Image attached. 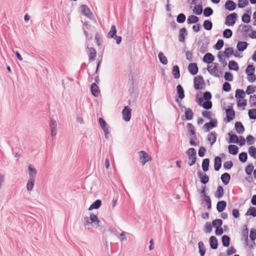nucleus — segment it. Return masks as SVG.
Wrapping results in <instances>:
<instances>
[{
    "label": "nucleus",
    "mask_w": 256,
    "mask_h": 256,
    "mask_svg": "<svg viewBox=\"0 0 256 256\" xmlns=\"http://www.w3.org/2000/svg\"><path fill=\"white\" fill-rule=\"evenodd\" d=\"M208 72L213 76L216 77H220L222 76V72L219 68L218 64L213 62L207 68Z\"/></svg>",
    "instance_id": "1"
},
{
    "label": "nucleus",
    "mask_w": 256,
    "mask_h": 256,
    "mask_svg": "<svg viewBox=\"0 0 256 256\" xmlns=\"http://www.w3.org/2000/svg\"><path fill=\"white\" fill-rule=\"evenodd\" d=\"M100 221L98 220V216L94 214H90V217L85 216L84 218V226H86L90 224H94V225H99Z\"/></svg>",
    "instance_id": "2"
},
{
    "label": "nucleus",
    "mask_w": 256,
    "mask_h": 256,
    "mask_svg": "<svg viewBox=\"0 0 256 256\" xmlns=\"http://www.w3.org/2000/svg\"><path fill=\"white\" fill-rule=\"evenodd\" d=\"M186 154L188 156V159L190 161L188 162V164L190 166L194 165L196 160V150L194 148H190L186 152Z\"/></svg>",
    "instance_id": "3"
},
{
    "label": "nucleus",
    "mask_w": 256,
    "mask_h": 256,
    "mask_svg": "<svg viewBox=\"0 0 256 256\" xmlns=\"http://www.w3.org/2000/svg\"><path fill=\"white\" fill-rule=\"evenodd\" d=\"M138 156L141 164L144 166L146 162L151 160V157L144 151L142 150L138 152Z\"/></svg>",
    "instance_id": "4"
},
{
    "label": "nucleus",
    "mask_w": 256,
    "mask_h": 256,
    "mask_svg": "<svg viewBox=\"0 0 256 256\" xmlns=\"http://www.w3.org/2000/svg\"><path fill=\"white\" fill-rule=\"evenodd\" d=\"M131 112V108L128 106H126L122 111V118L124 121L128 122L130 120Z\"/></svg>",
    "instance_id": "5"
},
{
    "label": "nucleus",
    "mask_w": 256,
    "mask_h": 256,
    "mask_svg": "<svg viewBox=\"0 0 256 256\" xmlns=\"http://www.w3.org/2000/svg\"><path fill=\"white\" fill-rule=\"evenodd\" d=\"M226 122H228L233 120L235 117V112L232 109V106H230L226 110Z\"/></svg>",
    "instance_id": "6"
},
{
    "label": "nucleus",
    "mask_w": 256,
    "mask_h": 256,
    "mask_svg": "<svg viewBox=\"0 0 256 256\" xmlns=\"http://www.w3.org/2000/svg\"><path fill=\"white\" fill-rule=\"evenodd\" d=\"M238 15L236 13L234 12L232 14L228 15L226 19L225 24L227 26H233L235 22Z\"/></svg>",
    "instance_id": "7"
},
{
    "label": "nucleus",
    "mask_w": 256,
    "mask_h": 256,
    "mask_svg": "<svg viewBox=\"0 0 256 256\" xmlns=\"http://www.w3.org/2000/svg\"><path fill=\"white\" fill-rule=\"evenodd\" d=\"M204 80L202 76H198L194 78V86L196 90L202 88V85L204 84Z\"/></svg>",
    "instance_id": "8"
},
{
    "label": "nucleus",
    "mask_w": 256,
    "mask_h": 256,
    "mask_svg": "<svg viewBox=\"0 0 256 256\" xmlns=\"http://www.w3.org/2000/svg\"><path fill=\"white\" fill-rule=\"evenodd\" d=\"M80 10L81 12L86 16L90 18L92 16V13L90 8L85 4L80 6Z\"/></svg>",
    "instance_id": "9"
},
{
    "label": "nucleus",
    "mask_w": 256,
    "mask_h": 256,
    "mask_svg": "<svg viewBox=\"0 0 256 256\" xmlns=\"http://www.w3.org/2000/svg\"><path fill=\"white\" fill-rule=\"evenodd\" d=\"M29 179L35 180L36 176L37 173L36 170L32 165L30 164L28 166Z\"/></svg>",
    "instance_id": "10"
},
{
    "label": "nucleus",
    "mask_w": 256,
    "mask_h": 256,
    "mask_svg": "<svg viewBox=\"0 0 256 256\" xmlns=\"http://www.w3.org/2000/svg\"><path fill=\"white\" fill-rule=\"evenodd\" d=\"M188 70L189 72L192 75H195L198 73V68L196 64L191 63L188 66Z\"/></svg>",
    "instance_id": "11"
},
{
    "label": "nucleus",
    "mask_w": 256,
    "mask_h": 256,
    "mask_svg": "<svg viewBox=\"0 0 256 256\" xmlns=\"http://www.w3.org/2000/svg\"><path fill=\"white\" fill-rule=\"evenodd\" d=\"M214 60V56L210 53H206L203 57L202 60L207 64L212 63Z\"/></svg>",
    "instance_id": "12"
},
{
    "label": "nucleus",
    "mask_w": 256,
    "mask_h": 256,
    "mask_svg": "<svg viewBox=\"0 0 256 256\" xmlns=\"http://www.w3.org/2000/svg\"><path fill=\"white\" fill-rule=\"evenodd\" d=\"M91 92L92 95L96 97L98 96L100 94V90L98 87L94 82L92 83L91 85Z\"/></svg>",
    "instance_id": "13"
},
{
    "label": "nucleus",
    "mask_w": 256,
    "mask_h": 256,
    "mask_svg": "<svg viewBox=\"0 0 256 256\" xmlns=\"http://www.w3.org/2000/svg\"><path fill=\"white\" fill-rule=\"evenodd\" d=\"M217 126V121L216 120H212L209 122L206 123L204 127L206 129V132L208 131L210 128L216 127Z\"/></svg>",
    "instance_id": "14"
},
{
    "label": "nucleus",
    "mask_w": 256,
    "mask_h": 256,
    "mask_svg": "<svg viewBox=\"0 0 256 256\" xmlns=\"http://www.w3.org/2000/svg\"><path fill=\"white\" fill-rule=\"evenodd\" d=\"M236 8V4L232 0H228L225 4V8L230 11L234 10Z\"/></svg>",
    "instance_id": "15"
},
{
    "label": "nucleus",
    "mask_w": 256,
    "mask_h": 256,
    "mask_svg": "<svg viewBox=\"0 0 256 256\" xmlns=\"http://www.w3.org/2000/svg\"><path fill=\"white\" fill-rule=\"evenodd\" d=\"M222 166V159L219 156L214 158V168L216 171H218Z\"/></svg>",
    "instance_id": "16"
},
{
    "label": "nucleus",
    "mask_w": 256,
    "mask_h": 256,
    "mask_svg": "<svg viewBox=\"0 0 256 256\" xmlns=\"http://www.w3.org/2000/svg\"><path fill=\"white\" fill-rule=\"evenodd\" d=\"M198 178L200 179V182L203 184H206L208 182L209 180L208 176L206 174H203L201 172H198Z\"/></svg>",
    "instance_id": "17"
},
{
    "label": "nucleus",
    "mask_w": 256,
    "mask_h": 256,
    "mask_svg": "<svg viewBox=\"0 0 256 256\" xmlns=\"http://www.w3.org/2000/svg\"><path fill=\"white\" fill-rule=\"evenodd\" d=\"M88 49V56L90 60H94L96 56V51L93 48H87Z\"/></svg>",
    "instance_id": "18"
},
{
    "label": "nucleus",
    "mask_w": 256,
    "mask_h": 256,
    "mask_svg": "<svg viewBox=\"0 0 256 256\" xmlns=\"http://www.w3.org/2000/svg\"><path fill=\"white\" fill-rule=\"evenodd\" d=\"M235 129L238 134H242L244 131V128L241 122H237L235 123Z\"/></svg>",
    "instance_id": "19"
},
{
    "label": "nucleus",
    "mask_w": 256,
    "mask_h": 256,
    "mask_svg": "<svg viewBox=\"0 0 256 256\" xmlns=\"http://www.w3.org/2000/svg\"><path fill=\"white\" fill-rule=\"evenodd\" d=\"M210 246L212 248L216 250L218 248V240L214 236H212L210 239Z\"/></svg>",
    "instance_id": "20"
},
{
    "label": "nucleus",
    "mask_w": 256,
    "mask_h": 256,
    "mask_svg": "<svg viewBox=\"0 0 256 256\" xmlns=\"http://www.w3.org/2000/svg\"><path fill=\"white\" fill-rule=\"evenodd\" d=\"M226 206V202L224 200H221L218 202L216 209L218 212H222Z\"/></svg>",
    "instance_id": "21"
},
{
    "label": "nucleus",
    "mask_w": 256,
    "mask_h": 256,
    "mask_svg": "<svg viewBox=\"0 0 256 256\" xmlns=\"http://www.w3.org/2000/svg\"><path fill=\"white\" fill-rule=\"evenodd\" d=\"M176 91L178 98L182 100L184 97V90L180 84H178L176 86Z\"/></svg>",
    "instance_id": "22"
},
{
    "label": "nucleus",
    "mask_w": 256,
    "mask_h": 256,
    "mask_svg": "<svg viewBox=\"0 0 256 256\" xmlns=\"http://www.w3.org/2000/svg\"><path fill=\"white\" fill-rule=\"evenodd\" d=\"M101 200H97L90 206L88 210H92L94 209H98L101 206Z\"/></svg>",
    "instance_id": "23"
},
{
    "label": "nucleus",
    "mask_w": 256,
    "mask_h": 256,
    "mask_svg": "<svg viewBox=\"0 0 256 256\" xmlns=\"http://www.w3.org/2000/svg\"><path fill=\"white\" fill-rule=\"evenodd\" d=\"M216 132H212L208 134V140L210 143V145L212 146L216 141Z\"/></svg>",
    "instance_id": "24"
},
{
    "label": "nucleus",
    "mask_w": 256,
    "mask_h": 256,
    "mask_svg": "<svg viewBox=\"0 0 256 256\" xmlns=\"http://www.w3.org/2000/svg\"><path fill=\"white\" fill-rule=\"evenodd\" d=\"M224 189L222 186H218L214 196L218 198H220L224 196Z\"/></svg>",
    "instance_id": "25"
},
{
    "label": "nucleus",
    "mask_w": 256,
    "mask_h": 256,
    "mask_svg": "<svg viewBox=\"0 0 256 256\" xmlns=\"http://www.w3.org/2000/svg\"><path fill=\"white\" fill-rule=\"evenodd\" d=\"M185 116L187 120H191L194 116V113L190 108H185Z\"/></svg>",
    "instance_id": "26"
},
{
    "label": "nucleus",
    "mask_w": 256,
    "mask_h": 256,
    "mask_svg": "<svg viewBox=\"0 0 256 256\" xmlns=\"http://www.w3.org/2000/svg\"><path fill=\"white\" fill-rule=\"evenodd\" d=\"M230 179V176L228 173H224L221 176V180L222 182L226 185L228 184Z\"/></svg>",
    "instance_id": "27"
},
{
    "label": "nucleus",
    "mask_w": 256,
    "mask_h": 256,
    "mask_svg": "<svg viewBox=\"0 0 256 256\" xmlns=\"http://www.w3.org/2000/svg\"><path fill=\"white\" fill-rule=\"evenodd\" d=\"M172 74L175 78H178L180 77V69L177 65L173 66Z\"/></svg>",
    "instance_id": "28"
},
{
    "label": "nucleus",
    "mask_w": 256,
    "mask_h": 256,
    "mask_svg": "<svg viewBox=\"0 0 256 256\" xmlns=\"http://www.w3.org/2000/svg\"><path fill=\"white\" fill-rule=\"evenodd\" d=\"M228 149L229 152L232 154L236 155L238 152V147L236 145H229Z\"/></svg>",
    "instance_id": "29"
},
{
    "label": "nucleus",
    "mask_w": 256,
    "mask_h": 256,
    "mask_svg": "<svg viewBox=\"0 0 256 256\" xmlns=\"http://www.w3.org/2000/svg\"><path fill=\"white\" fill-rule=\"evenodd\" d=\"M240 28H242V32L243 34L246 35L248 32L250 30H252V26L249 25H242L241 24L240 26Z\"/></svg>",
    "instance_id": "30"
},
{
    "label": "nucleus",
    "mask_w": 256,
    "mask_h": 256,
    "mask_svg": "<svg viewBox=\"0 0 256 256\" xmlns=\"http://www.w3.org/2000/svg\"><path fill=\"white\" fill-rule=\"evenodd\" d=\"M186 30L185 28H182L180 29V34L178 36V40L180 42H184L185 38H184V34H186Z\"/></svg>",
    "instance_id": "31"
},
{
    "label": "nucleus",
    "mask_w": 256,
    "mask_h": 256,
    "mask_svg": "<svg viewBox=\"0 0 256 256\" xmlns=\"http://www.w3.org/2000/svg\"><path fill=\"white\" fill-rule=\"evenodd\" d=\"M248 43L246 42H238L237 44V48L239 51H244L246 48Z\"/></svg>",
    "instance_id": "32"
},
{
    "label": "nucleus",
    "mask_w": 256,
    "mask_h": 256,
    "mask_svg": "<svg viewBox=\"0 0 256 256\" xmlns=\"http://www.w3.org/2000/svg\"><path fill=\"white\" fill-rule=\"evenodd\" d=\"M228 68L230 70H234L237 71L238 70L239 67L236 62L234 60H231L229 62Z\"/></svg>",
    "instance_id": "33"
},
{
    "label": "nucleus",
    "mask_w": 256,
    "mask_h": 256,
    "mask_svg": "<svg viewBox=\"0 0 256 256\" xmlns=\"http://www.w3.org/2000/svg\"><path fill=\"white\" fill-rule=\"evenodd\" d=\"M198 18L194 15H190L188 16L187 22L188 24L196 23L198 21Z\"/></svg>",
    "instance_id": "34"
},
{
    "label": "nucleus",
    "mask_w": 256,
    "mask_h": 256,
    "mask_svg": "<svg viewBox=\"0 0 256 256\" xmlns=\"http://www.w3.org/2000/svg\"><path fill=\"white\" fill-rule=\"evenodd\" d=\"M234 52L233 48L232 47H229L225 49L224 54L226 57L228 58L230 56L234 54Z\"/></svg>",
    "instance_id": "35"
},
{
    "label": "nucleus",
    "mask_w": 256,
    "mask_h": 256,
    "mask_svg": "<svg viewBox=\"0 0 256 256\" xmlns=\"http://www.w3.org/2000/svg\"><path fill=\"white\" fill-rule=\"evenodd\" d=\"M235 97L236 98H244L245 97L244 92L240 89H237L236 91Z\"/></svg>",
    "instance_id": "36"
},
{
    "label": "nucleus",
    "mask_w": 256,
    "mask_h": 256,
    "mask_svg": "<svg viewBox=\"0 0 256 256\" xmlns=\"http://www.w3.org/2000/svg\"><path fill=\"white\" fill-rule=\"evenodd\" d=\"M198 244L200 256H204L206 253V249L204 243L202 242H200Z\"/></svg>",
    "instance_id": "37"
},
{
    "label": "nucleus",
    "mask_w": 256,
    "mask_h": 256,
    "mask_svg": "<svg viewBox=\"0 0 256 256\" xmlns=\"http://www.w3.org/2000/svg\"><path fill=\"white\" fill-rule=\"evenodd\" d=\"M35 182V180L28 179L26 184V188L28 191H31L32 190Z\"/></svg>",
    "instance_id": "38"
},
{
    "label": "nucleus",
    "mask_w": 256,
    "mask_h": 256,
    "mask_svg": "<svg viewBox=\"0 0 256 256\" xmlns=\"http://www.w3.org/2000/svg\"><path fill=\"white\" fill-rule=\"evenodd\" d=\"M158 57L162 64L164 65L168 64V59L162 52H159Z\"/></svg>",
    "instance_id": "39"
},
{
    "label": "nucleus",
    "mask_w": 256,
    "mask_h": 256,
    "mask_svg": "<svg viewBox=\"0 0 256 256\" xmlns=\"http://www.w3.org/2000/svg\"><path fill=\"white\" fill-rule=\"evenodd\" d=\"M210 160L208 158H205L203 160L202 163V168L204 172H207L208 170Z\"/></svg>",
    "instance_id": "40"
},
{
    "label": "nucleus",
    "mask_w": 256,
    "mask_h": 256,
    "mask_svg": "<svg viewBox=\"0 0 256 256\" xmlns=\"http://www.w3.org/2000/svg\"><path fill=\"white\" fill-rule=\"evenodd\" d=\"M116 29L115 26L112 25L111 26L110 30V32L108 33V37L110 38H114V36H116Z\"/></svg>",
    "instance_id": "41"
},
{
    "label": "nucleus",
    "mask_w": 256,
    "mask_h": 256,
    "mask_svg": "<svg viewBox=\"0 0 256 256\" xmlns=\"http://www.w3.org/2000/svg\"><path fill=\"white\" fill-rule=\"evenodd\" d=\"M222 244L225 247H228L230 245V238L226 235L223 236L222 237Z\"/></svg>",
    "instance_id": "42"
},
{
    "label": "nucleus",
    "mask_w": 256,
    "mask_h": 256,
    "mask_svg": "<svg viewBox=\"0 0 256 256\" xmlns=\"http://www.w3.org/2000/svg\"><path fill=\"white\" fill-rule=\"evenodd\" d=\"M193 12L197 15L200 14L202 12V6L200 4L196 6L193 10Z\"/></svg>",
    "instance_id": "43"
},
{
    "label": "nucleus",
    "mask_w": 256,
    "mask_h": 256,
    "mask_svg": "<svg viewBox=\"0 0 256 256\" xmlns=\"http://www.w3.org/2000/svg\"><path fill=\"white\" fill-rule=\"evenodd\" d=\"M204 28L208 30H210L212 28V24L208 20H205L203 24Z\"/></svg>",
    "instance_id": "44"
},
{
    "label": "nucleus",
    "mask_w": 256,
    "mask_h": 256,
    "mask_svg": "<svg viewBox=\"0 0 256 256\" xmlns=\"http://www.w3.org/2000/svg\"><path fill=\"white\" fill-rule=\"evenodd\" d=\"M228 134L230 136L229 142L230 143H238V138L236 134H231L228 133Z\"/></svg>",
    "instance_id": "45"
},
{
    "label": "nucleus",
    "mask_w": 256,
    "mask_h": 256,
    "mask_svg": "<svg viewBox=\"0 0 256 256\" xmlns=\"http://www.w3.org/2000/svg\"><path fill=\"white\" fill-rule=\"evenodd\" d=\"M246 215L248 216H252L254 217L256 216V208L255 207H250L248 208V210L246 214Z\"/></svg>",
    "instance_id": "46"
},
{
    "label": "nucleus",
    "mask_w": 256,
    "mask_h": 256,
    "mask_svg": "<svg viewBox=\"0 0 256 256\" xmlns=\"http://www.w3.org/2000/svg\"><path fill=\"white\" fill-rule=\"evenodd\" d=\"M248 152L250 155L256 159V148L253 146H250L248 148Z\"/></svg>",
    "instance_id": "47"
},
{
    "label": "nucleus",
    "mask_w": 256,
    "mask_h": 256,
    "mask_svg": "<svg viewBox=\"0 0 256 256\" xmlns=\"http://www.w3.org/2000/svg\"><path fill=\"white\" fill-rule=\"evenodd\" d=\"M254 166L252 164H250L248 165L245 168V171L247 174L250 175L254 170Z\"/></svg>",
    "instance_id": "48"
},
{
    "label": "nucleus",
    "mask_w": 256,
    "mask_h": 256,
    "mask_svg": "<svg viewBox=\"0 0 256 256\" xmlns=\"http://www.w3.org/2000/svg\"><path fill=\"white\" fill-rule=\"evenodd\" d=\"M188 132L190 134V135H194L196 133L195 128L194 126L190 123H188L186 125Z\"/></svg>",
    "instance_id": "49"
},
{
    "label": "nucleus",
    "mask_w": 256,
    "mask_h": 256,
    "mask_svg": "<svg viewBox=\"0 0 256 256\" xmlns=\"http://www.w3.org/2000/svg\"><path fill=\"white\" fill-rule=\"evenodd\" d=\"M224 41L222 40H218L214 48L216 50H220L224 46Z\"/></svg>",
    "instance_id": "50"
},
{
    "label": "nucleus",
    "mask_w": 256,
    "mask_h": 256,
    "mask_svg": "<svg viewBox=\"0 0 256 256\" xmlns=\"http://www.w3.org/2000/svg\"><path fill=\"white\" fill-rule=\"evenodd\" d=\"M213 13L212 10L210 8L207 7L205 8L204 11V16L208 17L210 16Z\"/></svg>",
    "instance_id": "51"
},
{
    "label": "nucleus",
    "mask_w": 256,
    "mask_h": 256,
    "mask_svg": "<svg viewBox=\"0 0 256 256\" xmlns=\"http://www.w3.org/2000/svg\"><path fill=\"white\" fill-rule=\"evenodd\" d=\"M222 224V221L220 219H216L212 221V226L216 228H220Z\"/></svg>",
    "instance_id": "52"
},
{
    "label": "nucleus",
    "mask_w": 256,
    "mask_h": 256,
    "mask_svg": "<svg viewBox=\"0 0 256 256\" xmlns=\"http://www.w3.org/2000/svg\"><path fill=\"white\" fill-rule=\"evenodd\" d=\"M248 114L250 119H256V109H251L248 110Z\"/></svg>",
    "instance_id": "53"
},
{
    "label": "nucleus",
    "mask_w": 256,
    "mask_h": 256,
    "mask_svg": "<svg viewBox=\"0 0 256 256\" xmlns=\"http://www.w3.org/2000/svg\"><path fill=\"white\" fill-rule=\"evenodd\" d=\"M248 4V0H238V7L240 8H244Z\"/></svg>",
    "instance_id": "54"
},
{
    "label": "nucleus",
    "mask_w": 256,
    "mask_h": 256,
    "mask_svg": "<svg viewBox=\"0 0 256 256\" xmlns=\"http://www.w3.org/2000/svg\"><path fill=\"white\" fill-rule=\"evenodd\" d=\"M248 158L247 153L242 152L239 154V159L242 162H244L246 161Z\"/></svg>",
    "instance_id": "55"
},
{
    "label": "nucleus",
    "mask_w": 256,
    "mask_h": 256,
    "mask_svg": "<svg viewBox=\"0 0 256 256\" xmlns=\"http://www.w3.org/2000/svg\"><path fill=\"white\" fill-rule=\"evenodd\" d=\"M204 230L206 233H210L212 231V226L210 222H206L204 226Z\"/></svg>",
    "instance_id": "56"
},
{
    "label": "nucleus",
    "mask_w": 256,
    "mask_h": 256,
    "mask_svg": "<svg viewBox=\"0 0 256 256\" xmlns=\"http://www.w3.org/2000/svg\"><path fill=\"white\" fill-rule=\"evenodd\" d=\"M186 17L184 14H179L176 18V21L178 23H182L185 22Z\"/></svg>",
    "instance_id": "57"
},
{
    "label": "nucleus",
    "mask_w": 256,
    "mask_h": 256,
    "mask_svg": "<svg viewBox=\"0 0 256 256\" xmlns=\"http://www.w3.org/2000/svg\"><path fill=\"white\" fill-rule=\"evenodd\" d=\"M242 21L244 23H248L250 21V16L247 14H244L242 18Z\"/></svg>",
    "instance_id": "58"
},
{
    "label": "nucleus",
    "mask_w": 256,
    "mask_h": 256,
    "mask_svg": "<svg viewBox=\"0 0 256 256\" xmlns=\"http://www.w3.org/2000/svg\"><path fill=\"white\" fill-rule=\"evenodd\" d=\"M232 34V31L230 29H226L223 32V36L226 38H230Z\"/></svg>",
    "instance_id": "59"
},
{
    "label": "nucleus",
    "mask_w": 256,
    "mask_h": 256,
    "mask_svg": "<svg viewBox=\"0 0 256 256\" xmlns=\"http://www.w3.org/2000/svg\"><path fill=\"white\" fill-rule=\"evenodd\" d=\"M202 106L206 110H208L212 107V102L210 100H206L202 104Z\"/></svg>",
    "instance_id": "60"
},
{
    "label": "nucleus",
    "mask_w": 256,
    "mask_h": 256,
    "mask_svg": "<svg viewBox=\"0 0 256 256\" xmlns=\"http://www.w3.org/2000/svg\"><path fill=\"white\" fill-rule=\"evenodd\" d=\"M224 79L226 80L232 82L233 80V76L230 72H226L224 76Z\"/></svg>",
    "instance_id": "61"
},
{
    "label": "nucleus",
    "mask_w": 256,
    "mask_h": 256,
    "mask_svg": "<svg viewBox=\"0 0 256 256\" xmlns=\"http://www.w3.org/2000/svg\"><path fill=\"white\" fill-rule=\"evenodd\" d=\"M233 166L232 162V161H227L224 164L223 166L225 170L230 169Z\"/></svg>",
    "instance_id": "62"
},
{
    "label": "nucleus",
    "mask_w": 256,
    "mask_h": 256,
    "mask_svg": "<svg viewBox=\"0 0 256 256\" xmlns=\"http://www.w3.org/2000/svg\"><path fill=\"white\" fill-rule=\"evenodd\" d=\"M250 237L252 240H254L256 239V230L252 229L250 230Z\"/></svg>",
    "instance_id": "63"
},
{
    "label": "nucleus",
    "mask_w": 256,
    "mask_h": 256,
    "mask_svg": "<svg viewBox=\"0 0 256 256\" xmlns=\"http://www.w3.org/2000/svg\"><path fill=\"white\" fill-rule=\"evenodd\" d=\"M250 102L251 106H256V96L253 95L250 96Z\"/></svg>",
    "instance_id": "64"
}]
</instances>
